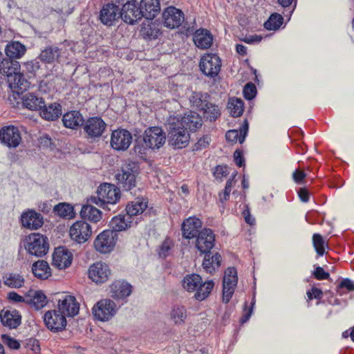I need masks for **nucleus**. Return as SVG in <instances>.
<instances>
[{"mask_svg":"<svg viewBox=\"0 0 354 354\" xmlns=\"http://www.w3.org/2000/svg\"><path fill=\"white\" fill-rule=\"evenodd\" d=\"M167 125L169 145L176 149L185 148L189 144L190 136L188 131L178 123V118L170 116Z\"/></svg>","mask_w":354,"mask_h":354,"instance_id":"f257e3e1","label":"nucleus"},{"mask_svg":"<svg viewBox=\"0 0 354 354\" xmlns=\"http://www.w3.org/2000/svg\"><path fill=\"white\" fill-rule=\"evenodd\" d=\"M24 246L30 254L38 257H43L49 249L48 239L41 234L32 233L26 239Z\"/></svg>","mask_w":354,"mask_h":354,"instance_id":"f03ea898","label":"nucleus"},{"mask_svg":"<svg viewBox=\"0 0 354 354\" xmlns=\"http://www.w3.org/2000/svg\"><path fill=\"white\" fill-rule=\"evenodd\" d=\"M137 174V164L134 162H128L122 165L121 171L115 176V178L120 186L124 190L129 191L136 187Z\"/></svg>","mask_w":354,"mask_h":354,"instance_id":"7ed1b4c3","label":"nucleus"},{"mask_svg":"<svg viewBox=\"0 0 354 354\" xmlns=\"http://www.w3.org/2000/svg\"><path fill=\"white\" fill-rule=\"evenodd\" d=\"M238 283L237 270L234 267L227 268L223 280V302L227 304L232 299Z\"/></svg>","mask_w":354,"mask_h":354,"instance_id":"20e7f679","label":"nucleus"},{"mask_svg":"<svg viewBox=\"0 0 354 354\" xmlns=\"http://www.w3.org/2000/svg\"><path fill=\"white\" fill-rule=\"evenodd\" d=\"M199 66L204 75L214 77L221 71V60L216 54L207 53L201 57Z\"/></svg>","mask_w":354,"mask_h":354,"instance_id":"39448f33","label":"nucleus"},{"mask_svg":"<svg viewBox=\"0 0 354 354\" xmlns=\"http://www.w3.org/2000/svg\"><path fill=\"white\" fill-rule=\"evenodd\" d=\"M117 234L110 230L102 232L94 241V247L100 253L111 252L116 243Z\"/></svg>","mask_w":354,"mask_h":354,"instance_id":"423d86ee","label":"nucleus"},{"mask_svg":"<svg viewBox=\"0 0 354 354\" xmlns=\"http://www.w3.org/2000/svg\"><path fill=\"white\" fill-rule=\"evenodd\" d=\"M97 199L102 203L115 204L120 198V190L115 185L110 183L100 185L97 189Z\"/></svg>","mask_w":354,"mask_h":354,"instance_id":"0eeeda50","label":"nucleus"},{"mask_svg":"<svg viewBox=\"0 0 354 354\" xmlns=\"http://www.w3.org/2000/svg\"><path fill=\"white\" fill-rule=\"evenodd\" d=\"M143 140L149 148L158 149L165 143L166 136L161 128L153 127L145 130Z\"/></svg>","mask_w":354,"mask_h":354,"instance_id":"6e6552de","label":"nucleus"},{"mask_svg":"<svg viewBox=\"0 0 354 354\" xmlns=\"http://www.w3.org/2000/svg\"><path fill=\"white\" fill-rule=\"evenodd\" d=\"M116 313V305L111 299H102L93 308L94 317L100 321H107Z\"/></svg>","mask_w":354,"mask_h":354,"instance_id":"1a4fd4ad","label":"nucleus"},{"mask_svg":"<svg viewBox=\"0 0 354 354\" xmlns=\"http://www.w3.org/2000/svg\"><path fill=\"white\" fill-rule=\"evenodd\" d=\"M185 21L183 12L174 6H169L163 10L162 22L165 27L174 29L180 27Z\"/></svg>","mask_w":354,"mask_h":354,"instance_id":"9d476101","label":"nucleus"},{"mask_svg":"<svg viewBox=\"0 0 354 354\" xmlns=\"http://www.w3.org/2000/svg\"><path fill=\"white\" fill-rule=\"evenodd\" d=\"M215 245V235L209 228H204L198 233L195 243V247L201 254H207Z\"/></svg>","mask_w":354,"mask_h":354,"instance_id":"9b49d317","label":"nucleus"},{"mask_svg":"<svg viewBox=\"0 0 354 354\" xmlns=\"http://www.w3.org/2000/svg\"><path fill=\"white\" fill-rule=\"evenodd\" d=\"M44 321L46 327L53 332L62 331L66 326L65 316L57 310L47 311L44 314Z\"/></svg>","mask_w":354,"mask_h":354,"instance_id":"f8f14e48","label":"nucleus"},{"mask_svg":"<svg viewBox=\"0 0 354 354\" xmlns=\"http://www.w3.org/2000/svg\"><path fill=\"white\" fill-rule=\"evenodd\" d=\"M132 142V136L131 133L123 129L114 130L111 133V146L117 151L127 150Z\"/></svg>","mask_w":354,"mask_h":354,"instance_id":"ddd939ff","label":"nucleus"},{"mask_svg":"<svg viewBox=\"0 0 354 354\" xmlns=\"http://www.w3.org/2000/svg\"><path fill=\"white\" fill-rule=\"evenodd\" d=\"M120 17L127 24L133 25L142 18L140 7L133 1H127L120 12Z\"/></svg>","mask_w":354,"mask_h":354,"instance_id":"4468645a","label":"nucleus"},{"mask_svg":"<svg viewBox=\"0 0 354 354\" xmlns=\"http://www.w3.org/2000/svg\"><path fill=\"white\" fill-rule=\"evenodd\" d=\"M58 310L65 317H73L79 313L80 304L73 295H64L58 301Z\"/></svg>","mask_w":354,"mask_h":354,"instance_id":"2eb2a0df","label":"nucleus"},{"mask_svg":"<svg viewBox=\"0 0 354 354\" xmlns=\"http://www.w3.org/2000/svg\"><path fill=\"white\" fill-rule=\"evenodd\" d=\"M91 232L89 223H73L69 231L71 238L78 243L86 242Z\"/></svg>","mask_w":354,"mask_h":354,"instance_id":"dca6fc26","label":"nucleus"},{"mask_svg":"<svg viewBox=\"0 0 354 354\" xmlns=\"http://www.w3.org/2000/svg\"><path fill=\"white\" fill-rule=\"evenodd\" d=\"M110 274L108 265L101 261L92 264L88 269L89 278L96 283L106 281Z\"/></svg>","mask_w":354,"mask_h":354,"instance_id":"f3484780","label":"nucleus"},{"mask_svg":"<svg viewBox=\"0 0 354 354\" xmlns=\"http://www.w3.org/2000/svg\"><path fill=\"white\" fill-rule=\"evenodd\" d=\"M106 127V123L100 117L90 118L84 123V130L91 138L100 137Z\"/></svg>","mask_w":354,"mask_h":354,"instance_id":"a211bd4d","label":"nucleus"},{"mask_svg":"<svg viewBox=\"0 0 354 354\" xmlns=\"http://www.w3.org/2000/svg\"><path fill=\"white\" fill-rule=\"evenodd\" d=\"M0 140L8 147H17L21 141V137L17 127L9 126L0 131Z\"/></svg>","mask_w":354,"mask_h":354,"instance_id":"6ab92c4d","label":"nucleus"},{"mask_svg":"<svg viewBox=\"0 0 354 354\" xmlns=\"http://www.w3.org/2000/svg\"><path fill=\"white\" fill-rule=\"evenodd\" d=\"M73 261L72 253L64 246L55 248L53 254V265L59 270L69 267Z\"/></svg>","mask_w":354,"mask_h":354,"instance_id":"aec40b11","label":"nucleus"},{"mask_svg":"<svg viewBox=\"0 0 354 354\" xmlns=\"http://www.w3.org/2000/svg\"><path fill=\"white\" fill-rule=\"evenodd\" d=\"M0 319L3 326L10 328H17L21 323V316L15 309H5L0 312Z\"/></svg>","mask_w":354,"mask_h":354,"instance_id":"412c9836","label":"nucleus"},{"mask_svg":"<svg viewBox=\"0 0 354 354\" xmlns=\"http://www.w3.org/2000/svg\"><path fill=\"white\" fill-rule=\"evenodd\" d=\"M176 117L178 118V123H180V126L186 131H194L203 124L202 118L196 112L190 111L184 116L177 115Z\"/></svg>","mask_w":354,"mask_h":354,"instance_id":"4be33fe9","label":"nucleus"},{"mask_svg":"<svg viewBox=\"0 0 354 354\" xmlns=\"http://www.w3.org/2000/svg\"><path fill=\"white\" fill-rule=\"evenodd\" d=\"M222 257L218 252L212 254L209 252L204 254L202 267L206 273L213 274L218 270L221 265Z\"/></svg>","mask_w":354,"mask_h":354,"instance_id":"5701e85b","label":"nucleus"},{"mask_svg":"<svg viewBox=\"0 0 354 354\" xmlns=\"http://www.w3.org/2000/svg\"><path fill=\"white\" fill-rule=\"evenodd\" d=\"M102 23L106 26H112L113 22L120 18L119 8L114 3L104 5L100 15Z\"/></svg>","mask_w":354,"mask_h":354,"instance_id":"b1692460","label":"nucleus"},{"mask_svg":"<svg viewBox=\"0 0 354 354\" xmlns=\"http://www.w3.org/2000/svg\"><path fill=\"white\" fill-rule=\"evenodd\" d=\"M140 10L142 17L153 19L160 11L159 0H141Z\"/></svg>","mask_w":354,"mask_h":354,"instance_id":"393cba45","label":"nucleus"},{"mask_svg":"<svg viewBox=\"0 0 354 354\" xmlns=\"http://www.w3.org/2000/svg\"><path fill=\"white\" fill-rule=\"evenodd\" d=\"M47 297L41 290H30L26 293V303L39 310L47 304Z\"/></svg>","mask_w":354,"mask_h":354,"instance_id":"a878e982","label":"nucleus"},{"mask_svg":"<svg viewBox=\"0 0 354 354\" xmlns=\"http://www.w3.org/2000/svg\"><path fill=\"white\" fill-rule=\"evenodd\" d=\"M8 84L13 93L19 94L26 90L29 86V83L25 79L24 75L19 72H15L8 79Z\"/></svg>","mask_w":354,"mask_h":354,"instance_id":"bb28decb","label":"nucleus"},{"mask_svg":"<svg viewBox=\"0 0 354 354\" xmlns=\"http://www.w3.org/2000/svg\"><path fill=\"white\" fill-rule=\"evenodd\" d=\"M194 44L201 49H208L213 43V36L207 29H198L194 34Z\"/></svg>","mask_w":354,"mask_h":354,"instance_id":"cd10ccee","label":"nucleus"},{"mask_svg":"<svg viewBox=\"0 0 354 354\" xmlns=\"http://www.w3.org/2000/svg\"><path fill=\"white\" fill-rule=\"evenodd\" d=\"M111 296L115 299H124L132 292V286L125 281H115L111 286Z\"/></svg>","mask_w":354,"mask_h":354,"instance_id":"c85d7f7f","label":"nucleus"},{"mask_svg":"<svg viewBox=\"0 0 354 354\" xmlns=\"http://www.w3.org/2000/svg\"><path fill=\"white\" fill-rule=\"evenodd\" d=\"M64 53L61 46H47L39 54V58L43 62L51 64L58 62L61 55Z\"/></svg>","mask_w":354,"mask_h":354,"instance_id":"c756f323","label":"nucleus"},{"mask_svg":"<svg viewBox=\"0 0 354 354\" xmlns=\"http://www.w3.org/2000/svg\"><path fill=\"white\" fill-rule=\"evenodd\" d=\"M40 115L46 120H55L62 115V108L59 104L54 102L48 105L44 104L40 109Z\"/></svg>","mask_w":354,"mask_h":354,"instance_id":"7c9ffc66","label":"nucleus"},{"mask_svg":"<svg viewBox=\"0 0 354 354\" xmlns=\"http://www.w3.org/2000/svg\"><path fill=\"white\" fill-rule=\"evenodd\" d=\"M214 286L213 280H207L203 281V279L201 282L197 285L196 290L193 293L194 298L199 301H202L207 299L211 294Z\"/></svg>","mask_w":354,"mask_h":354,"instance_id":"2f4dec72","label":"nucleus"},{"mask_svg":"<svg viewBox=\"0 0 354 354\" xmlns=\"http://www.w3.org/2000/svg\"><path fill=\"white\" fill-rule=\"evenodd\" d=\"M21 100L23 106L32 111L40 110L44 102L42 97L32 93L25 94Z\"/></svg>","mask_w":354,"mask_h":354,"instance_id":"473e14b6","label":"nucleus"},{"mask_svg":"<svg viewBox=\"0 0 354 354\" xmlns=\"http://www.w3.org/2000/svg\"><path fill=\"white\" fill-rule=\"evenodd\" d=\"M53 213L64 220H72L75 217L73 205L68 203H59L53 207Z\"/></svg>","mask_w":354,"mask_h":354,"instance_id":"72a5a7b5","label":"nucleus"},{"mask_svg":"<svg viewBox=\"0 0 354 354\" xmlns=\"http://www.w3.org/2000/svg\"><path fill=\"white\" fill-rule=\"evenodd\" d=\"M26 52V47L19 41L9 42L5 48L6 55L10 59H20Z\"/></svg>","mask_w":354,"mask_h":354,"instance_id":"f704fd0d","label":"nucleus"},{"mask_svg":"<svg viewBox=\"0 0 354 354\" xmlns=\"http://www.w3.org/2000/svg\"><path fill=\"white\" fill-rule=\"evenodd\" d=\"M62 121L64 125L70 129H75L84 124V119L80 112L73 111L65 113L63 115Z\"/></svg>","mask_w":354,"mask_h":354,"instance_id":"c9c22d12","label":"nucleus"},{"mask_svg":"<svg viewBox=\"0 0 354 354\" xmlns=\"http://www.w3.org/2000/svg\"><path fill=\"white\" fill-rule=\"evenodd\" d=\"M34 275L39 279H47L51 276L50 268L46 261L40 260L35 262L32 267Z\"/></svg>","mask_w":354,"mask_h":354,"instance_id":"e433bc0d","label":"nucleus"},{"mask_svg":"<svg viewBox=\"0 0 354 354\" xmlns=\"http://www.w3.org/2000/svg\"><path fill=\"white\" fill-rule=\"evenodd\" d=\"M248 131V124L247 121H245L244 124L242 125L239 130L233 129L227 131L225 134L226 140L233 143L239 141L240 144H242L245 140Z\"/></svg>","mask_w":354,"mask_h":354,"instance_id":"4c0bfd02","label":"nucleus"},{"mask_svg":"<svg viewBox=\"0 0 354 354\" xmlns=\"http://www.w3.org/2000/svg\"><path fill=\"white\" fill-rule=\"evenodd\" d=\"M3 284L10 288H20L24 286L25 279L22 275L18 273H6L3 277Z\"/></svg>","mask_w":354,"mask_h":354,"instance_id":"58836bf2","label":"nucleus"},{"mask_svg":"<svg viewBox=\"0 0 354 354\" xmlns=\"http://www.w3.org/2000/svg\"><path fill=\"white\" fill-rule=\"evenodd\" d=\"M202 277L196 273L186 274L181 281L183 288L189 293H192L196 290L197 285L199 284Z\"/></svg>","mask_w":354,"mask_h":354,"instance_id":"ea45409f","label":"nucleus"},{"mask_svg":"<svg viewBox=\"0 0 354 354\" xmlns=\"http://www.w3.org/2000/svg\"><path fill=\"white\" fill-rule=\"evenodd\" d=\"M19 70H20V64L17 61L8 57L0 62V73L6 75L8 79Z\"/></svg>","mask_w":354,"mask_h":354,"instance_id":"a19ab883","label":"nucleus"},{"mask_svg":"<svg viewBox=\"0 0 354 354\" xmlns=\"http://www.w3.org/2000/svg\"><path fill=\"white\" fill-rule=\"evenodd\" d=\"M80 216L83 220L89 221H100L102 218V212L100 209L90 205H84L80 211Z\"/></svg>","mask_w":354,"mask_h":354,"instance_id":"79ce46f5","label":"nucleus"},{"mask_svg":"<svg viewBox=\"0 0 354 354\" xmlns=\"http://www.w3.org/2000/svg\"><path fill=\"white\" fill-rule=\"evenodd\" d=\"M147 207V201L143 198H137L129 203L126 207L127 214L130 216H136L144 212Z\"/></svg>","mask_w":354,"mask_h":354,"instance_id":"37998d69","label":"nucleus"},{"mask_svg":"<svg viewBox=\"0 0 354 354\" xmlns=\"http://www.w3.org/2000/svg\"><path fill=\"white\" fill-rule=\"evenodd\" d=\"M202 223H182V235L185 239H191L197 237Z\"/></svg>","mask_w":354,"mask_h":354,"instance_id":"c03bdc74","label":"nucleus"},{"mask_svg":"<svg viewBox=\"0 0 354 354\" xmlns=\"http://www.w3.org/2000/svg\"><path fill=\"white\" fill-rule=\"evenodd\" d=\"M201 111H203L204 118L210 121L216 120L221 115L220 107L209 102Z\"/></svg>","mask_w":354,"mask_h":354,"instance_id":"a18cd8bd","label":"nucleus"},{"mask_svg":"<svg viewBox=\"0 0 354 354\" xmlns=\"http://www.w3.org/2000/svg\"><path fill=\"white\" fill-rule=\"evenodd\" d=\"M208 97L209 95L207 93L193 92L189 97V102L193 107L201 110L209 102L207 100Z\"/></svg>","mask_w":354,"mask_h":354,"instance_id":"49530a36","label":"nucleus"},{"mask_svg":"<svg viewBox=\"0 0 354 354\" xmlns=\"http://www.w3.org/2000/svg\"><path fill=\"white\" fill-rule=\"evenodd\" d=\"M227 109L233 117H239L243 112V102L239 98H230L227 103Z\"/></svg>","mask_w":354,"mask_h":354,"instance_id":"de8ad7c7","label":"nucleus"},{"mask_svg":"<svg viewBox=\"0 0 354 354\" xmlns=\"http://www.w3.org/2000/svg\"><path fill=\"white\" fill-rule=\"evenodd\" d=\"M187 318V310L184 306H174L171 312V319L175 324L180 325L185 323Z\"/></svg>","mask_w":354,"mask_h":354,"instance_id":"09e8293b","label":"nucleus"},{"mask_svg":"<svg viewBox=\"0 0 354 354\" xmlns=\"http://www.w3.org/2000/svg\"><path fill=\"white\" fill-rule=\"evenodd\" d=\"M313 245L318 257H322L325 253V248H328V243L323 236L318 233H315L312 237Z\"/></svg>","mask_w":354,"mask_h":354,"instance_id":"8fccbe9b","label":"nucleus"},{"mask_svg":"<svg viewBox=\"0 0 354 354\" xmlns=\"http://www.w3.org/2000/svg\"><path fill=\"white\" fill-rule=\"evenodd\" d=\"M283 21V17L277 13L270 15L269 19L264 23V27L267 30H275L280 28Z\"/></svg>","mask_w":354,"mask_h":354,"instance_id":"3c124183","label":"nucleus"},{"mask_svg":"<svg viewBox=\"0 0 354 354\" xmlns=\"http://www.w3.org/2000/svg\"><path fill=\"white\" fill-rule=\"evenodd\" d=\"M174 246V241L169 237H167L160 246L158 254L160 257L166 258L169 256Z\"/></svg>","mask_w":354,"mask_h":354,"instance_id":"603ef678","label":"nucleus"},{"mask_svg":"<svg viewBox=\"0 0 354 354\" xmlns=\"http://www.w3.org/2000/svg\"><path fill=\"white\" fill-rule=\"evenodd\" d=\"M42 221V215L32 209H28L24 212L20 216L19 221Z\"/></svg>","mask_w":354,"mask_h":354,"instance_id":"864d4df0","label":"nucleus"},{"mask_svg":"<svg viewBox=\"0 0 354 354\" xmlns=\"http://www.w3.org/2000/svg\"><path fill=\"white\" fill-rule=\"evenodd\" d=\"M1 340L3 343L10 349L17 350L20 348L21 344L16 339L10 337L9 335H1Z\"/></svg>","mask_w":354,"mask_h":354,"instance_id":"5fc2aeb1","label":"nucleus"},{"mask_svg":"<svg viewBox=\"0 0 354 354\" xmlns=\"http://www.w3.org/2000/svg\"><path fill=\"white\" fill-rule=\"evenodd\" d=\"M234 176H232L230 178L226 183V185L224 189V192L223 194H220V201L223 203L224 201H226L229 199L230 192L232 191V187L234 185Z\"/></svg>","mask_w":354,"mask_h":354,"instance_id":"6e6d98bb","label":"nucleus"},{"mask_svg":"<svg viewBox=\"0 0 354 354\" xmlns=\"http://www.w3.org/2000/svg\"><path fill=\"white\" fill-rule=\"evenodd\" d=\"M344 288L348 292L354 291V282L348 278L343 279L337 286V292L342 295L341 290Z\"/></svg>","mask_w":354,"mask_h":354,"instance_id":"4d7b16f0","label":"nucleus"},{"mask_svg":"<svg viewBox=\"0 0 354 354\" xmlns=\"http://www.w3.org/2000/svg\"><path fill=\"white\" fill-rule=\"evenodd\" d=\"M243 95L247 100H252L257 93L255 86L252 83H248L243 88Z\"/></svg>","mask_w":354,"mask_h":354,"instance_id":"13d9d810","label":"nucleus"},{"mask_svg":"<svg viewBox=\"0 0 354 354\" xmlns=\"http://www.w3.org/2000/svg\"><path fill=\"white\" fill-rule=\"evenodd\" d=\"M313 276L317 280H324L330 277V274L326 272L323 268L317 266L313 272Z\"/></svg>","mask_w":354,"mask_h":354,"instance_id":"bf43d9fd","label":"nucleus"},{"mask_svg":"<svg viewBox=\"0 0 354 354\" xmlns=\"http://www.w3.org/2000/svg\"><path fill=\"white\" fill-rule=\"evenodd\" d=\"M25 70L29 73H34L40 68L39 62L36 60H32L24 64Z\"/></svg>","mask_w":354,"mask_h":354,"instance_id":"052dcab7","label":"nucleus"},{"mask_svg":"<svg viewBox=\"0 0 354 354\" xmlns=\"http://www.w3.org/2000/svg\"><path fill=\"white\" fill-rule=\"evenodd\" d=\"M228 169L226 166L218 165L215 168L214 171V176L217 179H221L222 178L228 175Z\"/></svg>","mask_w":354,"mask_h":354,"instance_id":"680f3d73","label":"nucleus"},{"mask_svg":"<svg viewBox=\"0 0 354 354\" xmlns=\"http://www.w3.org/2000/svg\"><path fill=\"white\" fill-rule=\"evenodd\" d=\"M306 294L309 300L320 299L323 295L322 290L316 287H313L310 290L307 291Z\"/></svg>","mask_w":354,"mask_h":354,"instance_id":"e2e57ef3","label":"nucleus"},{"mask_svg":"<svg viewBox=\"0 0 354 354\" xmlns=\"http://www.w3.org/2000/svg\"><path fill=\"white\" fill-rule=\"evenodd\" d=\"M133 150L136 154L142 158L146 154L147 149L142 143L136 142L134 145Z\"/></svg>","mask_w":354,"mask_h":354,"instance_id":"0e129e2a","label":"nucleus"},{"mask_svg":"<svg viewBox=\"0 0 354 354\" xmlns=\"http://www.w3.org/2000/svg\"><path fill=\"white\" fill-rule=\"evenodd\" d=\"M8 299L15 303L26 302V297H24L16 292H10L8 294Z\"/></svg>","mask_w":354,"mask_h":354,"instance_id":"69168bd1","label":"nucleus"},{"mask_svg":"<svg viewBox=\"0 0 354 354\" xmlns=\"http://www.w3.org/2000/svg\"><path fill=\"white\" fill-rule=\"evenodd\" d=\"M306 177V174L299 169H296L292 174V178L297 184H301L302 180Z\"/></svg>","mask_w":354,"mask_h":354,"instance_id":"338daca9","label":"nucleus"},{"mask_svg":"<svg viewBox=\"0 0 354 354\" xmlns=\"http://www.w3.org/2000/svg\"><path fill=\"white\" fill-rule=\"evenodd\" d=\"M210 142V138L207 136L201 138L196 142L195 147L196 150L206 147Z\"/></svg>","mask_w":354,"mask_h":354,"instance_id":"774afa93","label":"nucleus"}]
</instances>
